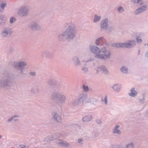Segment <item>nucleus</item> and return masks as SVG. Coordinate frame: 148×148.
Masks as SVG:
<instances>
[{
  "label": "nucleus",
  "mask_w": 148,
  "mask_h": 148,
  "mask_svg": "<svg viewBox=\"0 0 148 148\" xmlns=\"http://www.w3.org/2000/svg\"><path fill=\"white\" fill-rule=\"evenodd\" d=\"M76 32L75 25L74 24H70L68 26V28L66 30L59 35L58 40L63 42L66 40L73 39L75 36Z\"/></svg>",
  "instance_id": "1"
},
{
  "label": "nucleus",
  "mask_w": 148,
  "mask_h": 148,
  "mask_svg": "<svg viewBox=\"0 0 148 148\" xmlns=\"http://www.w3.org/2000/svg\"><path fill=\"white\" fill-rule=\"evenodd\" d=\"M3 76L0 79V88H6L11 86L12 78L11 74L8 71L3 73Z\"/></svg>",
  "instance_id": "2"
},
{
  "label": "nucleus",
  "mask_w": 148,
  "mask_h": 148,
  "mask_svg": "<svg viewBox=\"0 0 148 148\" xmlns=\"http://www.w3.org/2000/svg\"><path fill=\"white\" fill-rule=\"evenodd\" d=\"M53 100L58 105H60L65 103L66 97L64 95L57 92H53L51 96Z\"/></svg>",
  "instance_id": "3"
},
{
  "label": "nucleus",
  "mask_w": 148,
  "mask_h": 148,
  "mask_svg": "<svg viewBox=\"0 0 148 148\" xmlns=\"http://www.w3.org/2000/svg\"><path fill=\"white\" fill-rule=\"evenodd\" d=\"M101 51L103 54L95 55V58L106 60L107 59H109L110 58L111 52L110 50L107 49L105 47H103L101 48Z\"/></svg>",
  "instance_id": "4"
},
{
  "label": "nucleus",
  "mask_w": 148,
  "mask_h": 148,
  "mask_svg": "<svg viewBox=\"0 0 148 148\" xmlns=\"http://www.w3.org/2000/svg\"><path fill=\"white\" fill-rule=\"evenodd\" d=\"M27 65L26 63L24 61H20L19 62H14L12 63V66L15 69L20 71L22 74L26 75L25 71L24 66Z\"/></svg>",
  "instance_id": "5"
},
{
  "label": "nucleus",
  "mask_w": 148,
  "mask_h": 148,
  "mask_svg": "<svg viewBox=\"0 0 148 148\" xmlns=\"http://www.w3.org/2000/svg\"><path fill=\"white\" fill-rule=\"evenodd\" d=\"M28 10L25 6H22L19 9L18 12V14L21 16H25L28 14Z\"/></svg>",
  "instance_id": "6"
},
{
  "label": "nucleus",
  "mask_w": 148,
  "mask_h": 148,
  "mask_svg": "<svg viewBox=\"0 0 148 148\" xmlns=\"http://www.w3.org/2000/svg\"><path fill=\"white\" fill-rule=\"evenodd\" d=\"M41 56L43 58L45 57L48 59L51 58L53 56V54L47 50H45L42 51L41 53Z\"/></svg>",
  "instance_id": "7"
},
{
  "label": "nucleus",
  "mask_w": 148,
  "mask_h": 148,
  "mask_svg": "<svg viewBox=\"0 0 148 148\" xmlns=\"http://www.w3.org/2000/svg\"><path fill=\"white\" fill-rule=\"evenodd\" d=\"M108 19L106 18L103 20L100 24V28L101 29L106 30L108 27Z\"/></svg>",
  "instance_id": "8"
},
{
  "label": "nucleus",
  "mask_w": 148,
  "mask_h": 148,
  "mask_svg": "<svg viewBox=\"0 0 148 148\" xmlns=\"http://www.w3.org/2000/svg\"><path fill=\"white\" fill-rule=\"evenodd\" d=\"M30 27L32 30H39L41 29V26L35 21H32L29 25Z\"/></svg>",
  "instance_id": "9"
},
{
  "label": "nucleus",
  "mask_w": 148,
  "mask_h": 148,
  "mask_svg": "<svg viewBox=\"0 0 148 148\" xmlns=\"http://www.w3.org/2000/svg\"><path fill=\"white\" fill-rule=\"evenodd\" d=\"M89 48L92 53L96 54H100L101 51V49H100L98 47L95 46H90Z\"/></svg>",
  "instance_id": "10"
},
{
  "label": "nucleus",
  "mask_w": 148,
  "mask_h": 148,
  "mask_svg": "<svg viewBox=\"0 0 148 148\" xmlns=\"http://www.w3.org/2000/svg\"><path fill=\"white\" fill-rule=\"evenodd\" d=\"M97 73H98L99 72L102 71L103 73L106 75H108L109 72L107 68L103 65H101L97 67V69L96 70Z\"/></svg>",
  "instance_id": "11"
},
{
  "label": "nucleus",
  "mask_w": 148,
  "mask_h": 148,
  "mask_svg": "<svg viewBox=\"0 0 148 148\" xmlns=\"http://www.w3.org/2000/svg\"><path fill=\"white\" fill-rule=\"evenodd\" d=\"M47 83L50 88H53L56 87L57 82L53 79H50L48 80Z\"/></svg>",
  "instance_id": "12"
},
{
  "label": "nucleus",
  "mask_w": 148,
  "mask_h": 148,
  "mask_svg": "<svg viewBox=\"0 0 148 148\" xmlns=\"http://www.w3.org/2000/svg\"><path fill=\"white\" fill-rule=\"evenodd\" d=\"M52 119L55 122L60 123L61 121L60 116L57 113L53 112L52 114Z\"/></svg>",
  "instance_id": "13"
},
{
  "label": "nucleus",
  "mask_w": 148,
  "mask_h": 148,
  "mask_svg": "<svg viewBox=\"0 0 148 148\" xmlns=\"http://www.w3.org/2000/svg\"><path fill=\"white\" fill-rule=\"evenodd\" d=\"M147 6L146 5L142 6L136 9L135 12L136 15H137L145 11L147 9Z\"/></svg>",
  "instance_id": "14"
},
{
  "label": "nucleus",
  "mask_w": 148,
  "mask_h": 148,
  "mask_svg": "<svg viewBox=\"0 0 148 148\" xmlns=\"http://www.w3.org/2000/svg\"><path fill=\"white\" fill-rule=\"evenodd\" d=\"M74 65L76 66H80L81 65V62L79 58L77 56H74L72 59Z\"/></svg>",
  "instance_id": "15"
},
{
  "label": "nucleus",
  "mask_w": 148,
  "mask_h": 148,
  "mask_svg": "<svg viewBox=\"0 0 148 148\" xmlns=\"http://www.w3.org/2000/svg\"><path fill=\"white\" fill-rule=\"evenodd\" d=\"M128 48H130L134 47L136 44L135 40H129L127 41Z\"/></svg>",
  "instance_id": "16"
},
{
  "label": "nucleus",
  "mask_w": 148,
  "mask_h": 148,
  "mask_svg": "<svg viewBox=\"0 0 148 148\" xmlns=\"http://www.w3.org/2000/svg\"><path fill=\"white\" fill-rule=\"evenodd\" d=\"M128 48H130L134 47L136 44L135 40H129L127 41Z\"/></svg>",
  "instance_id": "17"
},
{
  "label": "nucleus",
  "mask_w": 148,
  "mask_h": 148,
  "mask_svg": "<svg viewBox=\"0 0 148 148\" xmlns=\"http://www.w3.org/2000/svg\"><path fill=\"white\" fill-rule=\"evenodd\" d=\"M87 98V95H86L82 94L79 95V98L78 99L82 103L86 100Z\"/></svg>",
  "instance_id": "18"
},
{
  "label": "nucleus",
  "mask_w": 148,
  "mask_h": 148,
  "mask_svg": "<svg viewBox=\"0 0 148 148\" xmlns=\"http://www.w3.org/2000/svg\"><path fill=\"white\" fill-rule=\"evenodd\" d=\"M58 143L61 146L65 147H68L70 146L69 144L67 142L61 140H59Z\"/></svg>",
  "instance_id": "19"
},
{
  "label": "nucleus",
  "mask_w": 148,
  "mask_h": 148,
  "mask_svg": "<svg viewBox=\"0 0 148 148\" xmlns=\"http://www.w3.org/2000/svg\"><path fill=\"white\" fill-rule=\"evenodd\" d=\"M6 21V18L4 15H0V25L3 26L4 25Z\"/></svg>",
  "instance_id": "20"
},
{
  "label": "nucleus",
  "mask_w": 148,
  "mask_h": 148,
  "mask_svg": "<svg viewBox=\"0 0 148 148\" xmlns=\"http://www.w3.org/2000/svg\"><path fill=\"white\" fill-rule=\"evenodd\" d=\"M134 88H131L130 90L131 92L128 94L129 96L132 97H134L137 95V93L136 91L134 90Z\"/></svg>",
  "instance_id": "21"
},
{
  "label": "nucleus",
  "mask_w": 148,
  "mask_h": 148,
  "mask_svg": "<svg viewBox=\"0 0 148 148\" xmlns=\"http://www.w3.org/2000/svg\"><path fill=\"white\" fill-rule=\"evenodd\" d=\"M92 119V116L88 115L82 118V121L84 122H88L90 121Z\"/></svg>",
  "instance_id": "22"
},
{
  "label": "nucleus",
  "mask_w": 148,
  "mask_h": 148,
  "mask_svg": "<svg viewBox=\"0 0 148 148\" xmlns=\"http://www.w3.org/2000/svg\"><path fill=\"white\" fill-rule=\"evenodd\" d=\"M9 30H4L2 31L1 35L3 37H7L8 35L10 34Z\"/></svg>",
  "instance_id": "23"
},
{
  "label": "nucleus",
  "mask_w": 148,
  "mask_h": 148,
  "mask_svg": "<svg viewBox=\"0 0 148 148\" xmlns=\"http://www.w3.org/2000/svg\"><path fill=\"white\" fill-rule=\"evenodd\" d=\"M80 101L78 99H74L72 101V105L75 106H78L81 103Z\"/></svg>",
  "instance_id": "24"
},
{
  "label": "nucleus",
  "mask_w": 148,
  "mask_h": 148,
  "mask_svg": "<svg viewBox=\"0 0 148 148\" xmlns=\"http://www.w3.org/2000/svg\"><path fill=\"white\" fill-rule=\"evenodd\" d=\"M121 87V85L118 84L114 85L112 87V88L114 90L119 91L120 90Z\"/></svg>",
  "instance_id": "25"
},
{
  "label": "nucleus",
  "mask_w": 148,
  "mask_h": 148,
  "mask_svg": "<svg viewBox=\"0 0 148 148\" xmlns=\"http://www.w3.org/2000/svg\"><path fill=\"white\" fill-rule=\"evenodd\" d=\"M120 70L123 73L125 74L127 73H128V69L127 66H123L120 69Z\"/></svg>",
  "instance_id": "26"
},
{
  "label": "nucleus",
  "mask_w": 148,
  "mask_h": 148,
  "mask_svg": "<svg viewBox=\"0 0 148 148\" xmlns=\"http://www.w3.org/2000/svg\"><path fill=\"white\" fill-rule=\"evenodd\" d=\"M118 148H135V147L134 143L133 142H131L127 145L125 148H121L119 147Z\"/></svg>",
  "instance_id": "27"
},
{
  "label": "nucleus",
  "mask_w": 148,
  "mask_h": 148,
  "mask_svg": "<svg viewBox=\"0 0 148 148\" xmlns=\"http://www.w3.org/2000/svg\"><path fill=\"white\" fill-rule=\"evenodd\" d=\"M56 87L59 88L64 89L65 88L66 86L64 83L57 82Z\"/></svg>",
  "instance_id": "28"
},
{
  "label": "nucleus",
  "mask_w": 148,
  "mask_h": 148,
  "mask_svg": "<svg viewBox=\"0 0 148 148\" xmlns=\"http://www.w3.org/2000/svg\"><path fill=\"white\" fill-rule=\"evenodd\" d=\"M101 17L100 16H98L97 14H95L94 16V19L93 20V22L94 23H96L98 22L101 19Z\"/></svg>",
  "instance_id": "29"
},
{
  "label": "nucleus",
  "mask_w": 148,
  "mask_h": 148,
  "mask_svg": "<svg viewBox=\"0 0 148 148\" xmlns=\"http://www.w3.org/2000/svg\"><path fill=\"white\" fill-rule=\"evenodd\" d=\"M103 39V37H100L98 38L95 41L96 45H98L100 43V42L102 41Z\"/></svg>",
  "instance_id": "30"
},
{
  "label": "nucleus",
  "mask_w": 148,
  "mask_h": 148,
  "mask_svg": "<svg viewBox=\"0 0 148 148\" xmlns=\"http://www.w3.org/2000/svg\"><path fill=\"white\" fill-rule=\"evenodd\" d=\"M136 40L137 42L138 43H141L143 42V40L141 39V38L140 36H136Z\"/></svg>",
  "instance_id": "31"
},
{
  "label": "nucleus",
  "mask_w": 148,
  "mask_h": 148,
  "mask_svg": "<svg viewBox=\"0 0 148 148\" xmlns=\"http://www.w3.org/2000/svg\"><path fill=\"white\" fill-rule=\"evenodd\" d=\"M99 134V133L98 132H93L92 133V135L91 136V137L95 138L97 137Z\"/></svg>",
  "instance_id": "32"
},
{
  "label": "nucleus",
  "mask_w": 148,
  "mask_h": 148,
  "mask_svg": "<svg viewBox=\"0 0 148 148\" xmlns=\"http://www.w3.org/2000/svg\"><path fill=\"white\" fill-rule=\"evenodd\" d=\"M117 11L121 13L122 12H123L124 11V10L123 7L121 6L118 8L117 9Z\"/></svg>",
  "instance_id": "33"
},
{
  "label": "nucleus",
  "mask_w": 148,
  "mask_h": 148,
  "mask_svg": "<svg viewBox=\"0 0 148 148\" xmlns=\"http://www.w3.org/2000/svg\"><path fill=\"white\" fill-rule=\"evenodd\" d=\"M114 29V27H108L106 29L107 30V31L109 32H112Z\"/></svg>",
  "instance_id": "34"
},
{
  "label": "nucleus",
  "mask_w": 148,
  "mask_h": 148,
  "mask_svg": "<svg viewBox=\"0 0 148 148\" xmlns=\"http://www.w3.org/2000/svg\"><path fill=\"white\" fill-rule=\"evenodd\" d=\"M16 21V19L14 17H12L10 18V23H13Z\"/></svg>",
  "instance_id": "35"
},
{
  "label": "nucleus",
  "mask_w": 148,
  "mask_h": 148,
  "mask_svg": "<svg viewBox=\"0 0 148 148\" xmlns=\"http://www.w3.org/2000/svg\"><path fill=\"white\" fill-rule=\"evenodd\" d=\"M112 46L117 48H119V43H113L112 44Z\"/></svg>",
  "instance_id": "36"
},
{
  "label": "nucleus",
  "mask_w": 148,
  "mask_h": 148,
  "mask_svg": "<svg viewBox=\"0 0 148 148\" xmlns=\"http://www.w3.org/2000/svg\"><path fill=\"white\" fill-rule=\"evenodd\" d=\"M113 132L114 134L117 133L118 134L121 133V131L118 129H114Z\"/></svg>",
  "instance_id": "37"
},
{
  "label": "nucleus",
  "mask_w": 148,
  "mask_h": 148,
  "mask_svg": "<svg viewBox=\"0 0 148 148\" xmlns=\"http://www.w3.org/2000/svg\"><path fill=\"white\" fill-rule=\"evenodd\" d=\"M145 98V96L144 95H143V98L142 99H140V102L142 103H144Z\"/></svg>",
  "instance_id": "38"
},
{
  "label": "nucleus",
  "mask_w": 148,
  "mask_h": 148,
  "mask_svg": "<svg viewBox=\"0 0 148 148\" xmlns=\"http://www.w3.org/2000/svg\"><path fill=\"white\" fill-rule=\"evenodd\" d=\"M82 88L85 92L89 90V88L88 86H86L85 85H83Z\"/></svg>",
  "instance_id": "39"
},
{
  "label": "nucleus",
  "mask_w": 148,
  "mask_h": 148,
  "mask_svg": "<svg viewBox=\"0 0 148 148\" xmlns=\"http://www.w3.org/2000/svg\"><path fill=\"white\" fill-rule=\"evenodd\" d=\"M102 101H104L105 102V104H107L108 103V100H107V95H106L104 99V100L103 99H101Z\"/></svg>",
  "instance_id": "40"
},
{
  "label": "nucleus",
  "mask_w": 148,
  "mask_h": 148,
  "mask_svg": "<svg viewBox=\"0 0 148 148\" xmlns=\"http://www.w3.org/2000/svg\"><path fill=\"white\" fill-rule=\"evenodd\" d=\"M7 5L5 3H2L0 5V6L1 8L4 9L5 7Z\"/></svg>",
  "instance_id": "41"
},
{
  "label": "nucleus",
  "mask_w": 148,
  "mask_h": 148,
  "mask_svg": "<svg viewBox=\"0 0 148 148\" xmlns=\"http://www.w3.org/2000/svg\"><path fill=\"white\" fill-rule=\"evenodd\" d=\"M29 74L31 76H35L36 75V73L35 72H29Z\"/></svg>",
  "instance_id": "42"
},
{
  "label": "nucleus",
  "mask_w": 148,
  "mask_h": 148,
  "mask_svg": "<svg viewBox=\"0 0 148 148\" xmlns=\"http://www.w3.org/2000/svg\"><path fill=\"white\" fill-rule=\"evenodd\" d=\"M137 3L140 5H142L144 4V2L142 0H138L137 1Z\"/></svg>",
  "instance_id": "43"
},
{
  "label": "nucleus",
  "mask_w": 148,
  "mask_h": 148,
  "mask_svg": "<svg viewBox=\"0 0 148 148\" xmlns=\"http://www.w3.org/2000/svg\"><path fill=\"white\" fill-rule=\"evenodd\" d=\"M82 70L84 71L85 72H87L88 71V68L86 67H83L82 68Z\"/></svg>",
  "instance_id": "44"
},
{
  "label": "nucleus",
  "mask_w": 148,
  "mask_h": 148,
  "mask_svg": "<svg viewBox=\"0 0 148 148\" xmlns=\"http://www.w3.org/2000/svg\"><path fill=\"white\" fill-rule=\"evenodd\" d=\"M83 141V139L82 138H79L78 139V143L81 144V145H82L83 144V143H81V142Z\"/></svg>",
  "instance_id": "45"
},
{
  "label": "nucleus",
  "mask_w": 148,
  "mask_h": 148,
  "mask_svg": "<svg viewBox=\"0 0 148 148\" xmlns=\"http://www.w3.org/2000/svg\"><path fill=\"white\" fill-rule=\"evenodd\" d=\"M119 48H124V43H119Z\"/></svg>",
  "instance_id": "46"
},
{
  "label": "nucleus",
  "mask_w": 148,
  "mask_h": 148,
  "mask_svg": "<svg viewBox=\"0 0 148 148\" xmlns=\"http://www.w3.org/2000/svg\"><path fill=\"white\" fill-rule=\"evenodd\" d=\"M124 48H128L127 42L125 43H124Z\"/></svg>",
  "instance_id": "47"
},
{
  "label": "nucleus",
  "mask_w": 148,
  "mask_h": 148,
  "mask_svg": "<svg viewBox=\"0 0 148 148\" xmlns=\"http://www.w3.org/2000/svg\"><path fill=\"white\" fill-rule=\"evenodd\" d=\"M96 121L98 124H100L101 123V120L99 119H97L96 120Z\"/></svg>",
  "instance_id": "48"
},
{
  "label": "nucleus",
  "mask_w": 148,
  "mask_h": 148,
  "mask_svg": "<svg viewBox=\"0 0 148 148\" xmlns=\"http://www.w3.org/2000/svg\"><path fill=\"white\" fill-rule=\"evenodd\" d=\"M39 91V90L38 89H36V92H35L34 90H32V92L33 93H37V92H38Z\"/></svg>",
  "instance_id": "49"
},
{
  "label": "nucleus",
  "mask_w": 148,
  "mask_h": 148,
  "mask_svg": "<svg viewBox=\"0 0 148 148\" xmlns=\"http://www.w3.org/2000/svg\"><path fill=\"white\" fill-rule=\"evenodd\" d=\"M20 148H25L26 146L25 145H19Z\"/></svg>",
  "instance_id": "50"
},
{
  "label": "nucleus",
  "mask_w": 148,
  "mask_h": 148,
  "mask_svg": "<svg viewBox=\"0 0 148 148\" xmlns=\"http://www.w3.org/2000/svg\"><path fill=\"white\" fill-rule=\"evenodd\" d=\"M13 119V118L12 116L8 120V121L9 122H10Z\"/></svg>",
  "instance_id": "51"
},
{
  "label": "nucleus",
  "mask_w": 148,
  "mask_h": 148,
  "mask_svg": "<svg viewBox=\"0 0 148 148\" xmlns=\"http://www.w3.org/2000/svg\"><path fill=\"white\" fill-rule=\"evenodd\" d=\"M120 126L119 125H116L114 129H117Z\"/></svg>",
  "instance_id": "52"
},
{
  "label": "nucleus",
  "mask_w": 148,
  "mask_h": 148,
  "mask_svg": "<svg viewBox=\"0 0 148 148\" xmlns=\"http://www.w3.org/2000/svg\"><path fill=\"white\" fill-rule=\"evenodd\" d=\"M19 117V116L16 115H14L13 116H12V117L13 118V119L14 118H17Z\"/></svg>",
  "instance_id": "53"
},
{
  "label": "nucleus",
  "mask_w": 148,
  "mask_h": 148,
  "mask_svg": "<svg viewBox=\"0 0 148 148\" xmlns=\"http://www.w3.org/2000/svg\"><path fill=\"white\" fill-rule=\"evenodd\" d=\"M105 43L107 47H108L109 45V43L107 42V41H106L105 42Z\"/></svg>",
  "instance_id": "54"
},
{
  "label": "nucleus",
  "mask_w": 148,
  "mask_h": 148,
  "mask_svg": "<svg viewBox=\"0 0 148 148\" xmlns=\"http://www.w3.org/2000/svg\"><path fill=\"white\" fill-rule=\"evenodd\" d=\"M145 56L146 57L148 58V51L146 52L145 54Z\"/></svg>",
  "instance_id": "55"
},
{
  "label": "nucleus",
  "mask_w": 148,
  "mask_h": 148,
  "mask_svg": "<svg viewBox=\"0 0 148 148\" xmlns=\"http://www.w3.org/2000/svg\"><path fill=\"white\" fill-rule=\"evenodd\" d=\"M92 58H91L90 59V60H89V59H88L86 61H85V62H90V61H92Z\"/></svg>",
  "instance_id": "56"
},
{
  "label": "nucleus",
  "mask_w": 148,
  "mask_h": 148,
  "mask_svg": "<svg viewBox=\"0 0 148 148\" xmlns=\"http://www.w3.org/2000/svg\"><path fill=\"white\" fill-rule=\"evenodd\" d=\"M134 3H137V2L138 0H131Z\"/></svg>",
  "instance_id": "57"
},
{
  "label": "nucleus",
  "mask_w": 148,
  "mask_h": 148,
  "mask_svg": "<svg viewBox=\"0 0 148 148\" xmlns=\"http://www.w3.org/2000/svg\"><path fill=\"white\" fill-rule=\"evenodd\" d=\"M10 50L11 52H12L13 51V49L11 48H10Z\"/></svg>",
  "instance_id": "58"
},
{
  "label": "nucleus",
  "mask_w": 148,
  "mask_h": 148,
  "mask_svg": "<svg viewBox=\"0 0 148 148\" xmlns=\"http://www.w3.org/2000/svg\"><path fill=\"white\" fill-rule=\"evenodd\" d=\"M144 35V33H141L140 34V36H143Z\"/></svg>",
  "instance_id": "59"
},
{
  "label": "nucleus",
  "mask_w": 148,
  "mask_h": 148,
  "mask_svg": "<svg viewBox=\"0 0 148 148\" xmlns=\"http://www.w3.org/2000/svg\"><path fill=\"white\" fill-rule=\"evenodd\" d=\"M14 121L15 122H16V121H18V119H14Z\"/></svg>",
  "instance_id": "60"
},
{
  "label": "nucleus",
  "mask_w": 148,
  "mask_h": 148,
  "mask_svg": "<svg viewBox=\"0 0 148 148\" xmlns=\"http://www.w3.org/2000/svg\"><path fill=\"white\" fill-rule=\"evenodd\" d=\"M140 52V50H139L138 51V54H139Z\"/></svg>",
  "instance_id": "61"
},
{
  "label": "nucleus",
  "mask_w": 148,
  "mask_h": 148,
  "mask_svg": "<svg viewBox=\"0 0 148 148\" xmlns=\"http://www.w3.org/2000/svg\"><path fill=\"white\" fill-rule=\"evenodd\" d=\"M147 116L148 117V110L147 112Z\"/></svg>",
  "instance_id": "62"
},
{
  "label": "nucleus",
  "mask_w": 148,
  "mask_h": 148,
  "mask_svg": "<svg viewBox=\"0 0 148 148\" xmlns=\"http://www.w3.org/2000/svg\"><path fill=\"white\" fill-rule=\"evenodd\" d=\"M2 138V136L1 135H0V139L1 138Z\"/></svg>",
  "instance_id": "63"
},
{
  "label": "nucleus",
  "mask_w": 148,
  "mask_h": 148,
  "mask_svg": "<svg viewBox=\"0 0 148 148\" xmlns=\"http://www.w3.org/2000/svg\"><path fill=\"white\" fill-rule=\"evenodd\" d=\"M147 45L148 46V43L147 44Z\"/></svg>",
  "instance_id": "64"
}]
</instances>
